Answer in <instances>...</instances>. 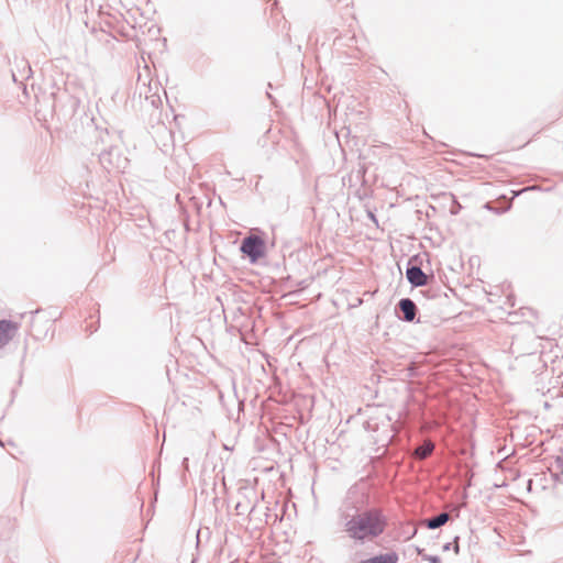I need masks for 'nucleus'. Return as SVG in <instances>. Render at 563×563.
Here are the masks:
<instances>
[{
	"label": "nucleus",
	"mask_w": 563,
	"mask_h": 563,
	"mask_svg": "<svg viewBox=\"0 0 563 563\" xmlns=\"http://www.w3.org/2000/svg\"><path fill=\"white\" fill-rule=\"evenodd\" d=\"M340 519L347 537L361 544L380 537L388 526V518L379 507L360 510L352 506L341 511Z\"/></svg>",
	"instance_id": "1"
},
{
	"label": "nucleus",
	"mask_w": 563,
	"mask_h": 563,
	"mask_svg": "<svg viewBox=\"0 0 563 563\" xmlns=\"http://www.w3.org/2000/svg\"><path fill=\"white\" fill-rule=\"evenodd\" d=\"M49 97L53 101L49 113L58 118L73 117L80 104L79 98L70 93L66 87L53 86Z\"/></svg>",
	"instance_id": "2"
},
{
	"label": "nucleus",
	"mask_w": 563,
	"mask_h": 563,
	"mask_svg": "<svg viewBox=\"0 0 563 563\" xmlns=\"http://www.w3.org/2000/svg\"><path fill=\"white\" fill-rule=\"evenodd\" d=\"M101 166L108 170H123L128 166V158L122 155L115 144H109L108 148H102L97 154Z\"/></svg>",
	"instance_id": "3"
},
{
	"label": "nucleus",
	"mask_w": 563,
	"mask_h": 563,
	"mask_svg": "<svg viewBox=\"0 0 563 563\" xmlns=\"http://www.w3.org/2000/svg\"><path fill=\"white\" fill-rule=\"evenodd\" d=\"M240 252L249 258L250 263L255 264L266 254V243L260 235H247L240 244Z\"/></svg>",
	"instance_id": "4"
},
{
	"label": "nucleus",
	"mask_w": 563,
	"mask_h": 563,
	"mask_svg": "<svg viewBox=\"0 0 563 563\" xmlns=\"http://www.w3.org/2000/svg\"><path fill=\"white\" fill-rule=\"evenodd\" d=\"M406 278L411 287H422L429 285L434 276L426 274L421 268V260L419 255L411 256L406 266Z\"/></svg>",
	"instance_id": "5"
},
{
	"label": "nucleus",
	"mask_w": 563,
	"mask_h": 563,
	"mask_svg": "<svg viewBox=\"0 0 563 563\" xmlns=\"http://www.w3.org/2000/svg\"><path fill=\"white\" fill-rule=\"evenodd\" d=\"M91 125H93V145H92V154H98L100 150L108 148L109 144H114L117 139L119 137L114 132L110 133L109 130L106 129H99L97 125H95V119H89Z\"/></svg>",
	"instance_id": "6"
},
{
	"label": "nucleus",
	"mask_w": 563,
	"mask_h": 563,
	"mask_svg": "<svg viewBox=\"0 0 563 563\" xmlns=\"http://www.w3.org/2000/svg\"><path fill=\"white\" fill-rule=\"evenodd\" d=\"M395 313L400 321L420 322L417 318L418 307L411 298H401L395 306Z\"/></svg>",
	"instance_id": "7"
},
{
	"label": "nucleus",
	"mask_w": 563,
	"mask_h": 563,
	"mask_svg": "<svg viewBox=\"0 0 563 563\" xmlns=\"http://www.w3.org/2000/svg\"><path fill=\"white\" fill-rule=\"evenodd\" d=\"M19 330V324L8 319L0 320V347L5 346Z\"/></svg>",
	"instance_id": "8"
},
{
	"label": "nucleus",
	"mask_w": 563,
	"mask_h": 563,
	"mask_svg": "<svg viewBox=\"0 0 563 563\" xmlns=\"http://www.w3.org/2000/svg\"><path fill=\"white\" fill-rule=\"evenodd\" d=\"M365 174H366V167L364 165L360 166L355 172L352 173L350 176V180L352 178H355L356 181H361V187L355 190L354 196L357 197L360 200H365L369 198L371 190L366 187V180H365Z\"/></svg>",
	"instance_id": "9"
},
{
	"label": "nucleus",
	"mask_w": 563,
	"mask_h": 563,
	"mask_svg": "<svg viewBox=\"0 0 563 563\" xmlns=\"http://www.w3.org/2000/svg\"><path fill=\"white\" fill-rule=\"evenodd\" d=\"M450 520V516L448 512H440L434 517L428 518L424 520V527L430 530L438 529L444 526Z\"/></svg>",
	"instance_id": "10"
},
{
	"label": "nucleus",
	"mask_w": 563,
	"mask_h": 563,
	"mask_svg": "<svg viewBox=\"0 0 563 563\" xmlns=\"http://www.w3.org/2000/svg\"><path fill=\"white\" fill-rule=\"evenodd\" d=\"M434 451V443L430 440L422 442L415 449V455L418 460H426Z\"/></svg>",
	"instance_id": "11"
},
{
	"label": "nucleus",
	"mask_w": 563,
	"mask_h": 563,
	"mask_svg": "<svg viewBox=\"0 0 563 563\" xmlns=\"http://www.w3.org/2000/svg\"><path fill=\"white\" fill-rule=\"evenodd\" d=\"M554 467L556 470V473L552 474L555 481L559 479L560 475H563V454L558 455L554 461Z\"/></svg>",
	"instance_id": "12"
},
{
	"label": "nucleus",
	"mask_w": 563,
	"mask_h": 563,
	"mask_svg": "<svg viewBox=\"0 0 563 563\" xmlns=\"http://www.w3.org/2000/svg\"><path fill=\"white\" fill-rule=\"evenodd\" d=\"M459 540H460V537H455L453 539V542H448L443 545V551H449L451 549H453V551L459 554L460 553V545H459Z\"/></svg>",
	"instance_id": "13"
},
{
	"label": "nucleus",
	"mask_w": 563,
	"mask_h": 563,
	"mask_svg": "<svg viewBox=\"0 0 563 563\" xmlns=\"http://www.w3.org/2000/svg\"><path fill=\"white\" fill-rule=\"evenodd\" d=\"M451 198H452V206L450 208V212H451V214L456 216L461 211L462 206L459 203V201L454 195L451 194Z\"/></svg>",
	"instance_id": "14"
},
{
	"label": "nucleus",
	"mask_w": 563,
	"mask_h": 563,
	"mask_svg": "<svg viewBox=\"0 0 563 563\" xmlns=\"http://www.w3.org/2000/svg\"><path fill=\"white\" fill-rule=\"evenodd\" d=\"M257 512H258V509H257L256 505H253V506L250 508V510H249V517H250V520H255V519H257V517H258V514H257ZM258 521H260V523H263V522H265V523H266V522H267V519L262 520L261 518H258Z\"/></svg>",
	"instance_id": "15"
},
{
	"label": "nucleus",
	"mask_w": 563,
	"mask_h": 563,
	"mask_svg": "<svg viewBox=\"0 0 563 563\" xmlns=\"http://www.w3.org/2000/svg\"><path fill=\"white\" fill-rule=\"evenodd\" d=\"M422 560L428 561L430 563H441V559L438 555H431V554L422 555Z\"/></svg>",
	"instance_id": "16"
},
{
	"label": "nucleus",
	"mask_w": 563,
	"mask_h": 563,
	"mask_svg": "<svg viewBox=\"0 0 563 563\" xmlns=\"http://www.w3.org/2000/svg\"><path fill=\"white\" fill-rule=\"evenodd\" d=\"M148 99L151 100V103H152L155 108H157L159 104H162V100H161L159 96H157V95H153V96H151Z\"/></svg>",
	"instance_id": "17"
},
{
	"label": "nucleus",
	"mask_w": 563,
	"mask_h": 563,
	"mask_svg": "<svg viewBox=\"0 0 563 563\" xmlns=\"http://www.w3.org/2000/svg\"><path fill=\"white\" fill-rule=\"evenodd\" d=\"M423 294L428 297V298H437L439 296V291L438 290H433V289H428V290H424Z\"/></svg>",
	"instance_id": "18"
},
{
	"label": "nucleus",
	"mask_w": 563,
	"mask_h": 563,
	"mask_svg": "<svg viewBox=\"0 0 563 563\" xmlns=\"http://www.w3.org/2000/svg\"><path fill=\"white\" fill-rule=\"evenodd\" d=\"M238 515L244 514L245 510H247V506L242 505L241 503H238L235 507Z\"/></svg>",
	"instance_id": "19"
},
{
	"label": "nucleus",
	"mask_w": 563,
	"mask_h": 563,
	"mask_svg": "<svg viewBox=\"0 0 563 563\" xmlns=\"http://www.w3.org/2000/svg\"><path fill=\"white\" fill-rule=\"evenodd\" d=\"M367 217L375 223V224H378V221H377V218L376 216L374 214L373 211L368 210L367 211Z\"/></svg>",
	"instance_id": "20"
},
{
	"label": "nucleus",
	"mask_w": 563,
	"mask_h": 563,
	"mask_svg": "<svg viewBox=\"0 0 563 563\" xmlns=\"http://www.w3.org/2000/svg\"><path fill=\"white\" fill-rule=\"evenodd\" d=\"M188 465H189V459L188 457H184L183 459V462H181V466L185 471L188 470Z\"/></svg>",
	"instance_id": "21"
},
{
	"label": "nucleus",
	"mask_w": 563,
	"mask_h": 563,
	"mask_svg": "<svg viewBox=\"0 0 563 563\" xmlns=\"http://www.w3.org/2000/svg\"><path fill=\"white\" fill-rule=\"evenodd\" d=\"M266 97L272 101V103L274 106H276V99L273 97V95L271 92H266Z\"/></svg>",
	"instance_id": "22"
},
{
	"label": "nucleus",
	"mask_w": 563,
	"mask_h": 563,
	"mask_svg": "<svg viewBox=\"0 0 563 563\" xmlns=\"http://www.w3.org/2000/svg\"><path fill=\"white\" fill-rule=\"evenodd\" d=\"M417 552H418V554H419L421 558H422V555H426V554L423 553V550H422V549L417 548Z\"/></svg>",
	"instance_id": "23"
},
{
	"label": "nucleus",
	"mask_w": 563,
	"mask_h": 563,
	"mask_svg": "<svg viewBox=\"0 0 563 563\" xmlns=\"http://www.w3.org/2000/svg\"><path fill=\"white\" fill-rule=\"evenodd\" d=\"M41 113H42V110H36V112H35V115H36V118H37L38 120H41V118H40Z\"/></svg>",
	"instance_id": "24"
},
{
	"label": "nucleus",
	"mask_w": 563,
	"mask_h": 563,
	"mask_svg": "<svg viewBox=\"0 0 563 563\" xmlns=\"http://www.w3.org/2000/svg\"><path fill=\"white\" fill-rule=\"evenodd\" d=\"M273 1H274L273 5H276L277 4V0H273Z\"/></svg>",
	"instance_id": "25"
}]
</instances>
